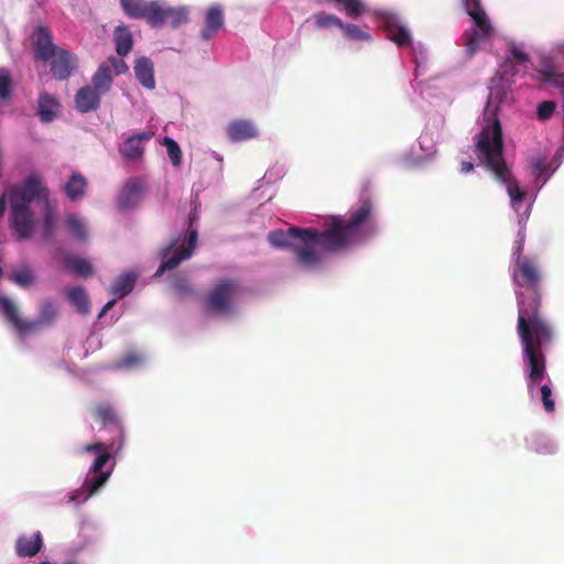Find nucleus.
<instances>
[{
  "label": "nucleus",
  "instance_id": "nucleus-1",
  "mask_svg": "<svg viewBox=\"0 0 564 564\" xmlns=\"http://www.w3.org/2000/svg\"><path fill=\"white\" fill-rule=\"evenodd\" d=\"M513 281L519 288L524 289L517 293V334L523 348L527 388L533 395L535 387L546 377L545 350L553 343L554 329L541 313L543 272L534 259L522 254V246L517 248Z\"/></svg>",
  "mask_w": 564,
  "mask_h": 564
},
{
  "label": "nucleus",
  "instance_id": "nucleus-2",
  "mask_svg": "<svg viewBox=\"0 0 564 564\" xmlns=\"http://www.w3.org/2000/svg\"><path fill=\"white\" fill-rule=\"evenodd\" d=\"M376 232L372 203L366 198L350 209L349 218L333 216L324 230L290 227L271 231L268 240L275 248L291 250L301 265L311 268L322 260L321 251H345Z\"/></svg>",
  "mask_w": 564,
  "mask_h": 564
},
{
  "label": "nucleus",
  "instance_id": "nucleus-3",
  "mask_svg": "<svg viewBox=\"0 0 564 564\" xmlns=\"http://www.w3.org/2000/svg\"><path fill=\"white\" fill-rule=\"evenodd\" d=\"M478 159L498 180L507 184V191L513 205L522 203L524 192L513 180L503 159V139L501 123L494 118L491 123L482 127L477 141Z\"/></svg>",
  "mask_w": 564,
  "mask_h": 564
},
{
  "label": "nucleus",
  "instance_id": "nucleus-4",
  "mask_svg": "<svg viewBox=\"0 0 564 564\" xmlns=\"http://www.w3.org/2000/svg\"><path fill=\"white\" fill-rule=\"evenodd\" d=\"M35 59L51 62V72L55 79H67L78 67L75 54L53 43L46 26H37L32 34Z\"/></svg>",
  "mask_w": 564,
  "mask_h": 564
},
{
  "label": "nucleus",
  "instance_id": "nucleus-5",
  "mask_svg": "<svg viewBox=\"0 0 564 564\" xmlns=\"http://www.w3.org/2000/svg\"><path fill=\"white\" fill-rule=\"evenodd\" d=\"M0 308L7 322L11 324L21 339L39 332L43 327L51 326L58 315L55 304L50 300H45L40 304L39 316L32 321L22 318L18 306L7 296L0 297Z\"/></svg>",
  "mask_w": 564,
  "mask_h": 564
},
{
  "label": "nucleus",
  "instance_id": "nucleus-6",
  "mask_svg": "<svg viewBox=\"0 0 564 564\" xmlns=\"http://www.w3.org/2000/svg\"><path fill=\"white\" fill-rule=\"evenodd\" d=\"M7 194L9 205L31 207V203L40 202L45 207L51 204L50 188L36 173H30L21 183L12 184L7 189Z\"/></svg>",
  "mask_w": 564,
  "mask_h": 564
},
{
  "label": "nucleus",
  "instance_id": "nucleus-7",
  "mask_svg": "<svg viewBox=\"0 0 564 564\" xmlns=\"http://www.w3.org/2000/svg\"><path fill=\"white\" fill-rule=\"evenodd\" d=\"M197 219L196 213H191L188 216V232L185 239V243L177 248L175 252L169 257L172 250L178 245V238L172 239L166 246H164L159 254L162 259V263L156 270L154 276H161L165 271L173 270L177 268L181 262L189 259L193 256L194 249L196 248L198 240V231L195 228H192L193 223Z\"/></svg>",
  "mask_w": 564,
  "mask_h": 564
},
{
  "label": "nucleus",
  "instance_id": "nucleus-8",
  "mask_svg": "<svg viewBox=\"0 0 564 564\" xmlns=\"http://www.w3.org/2000/svg\"><path fill=\"white\" fill-rule=\"evenodd\" d=\"M464 7L467 14L475 22L476 29L466 32V53L470 58L478 50L479 44L484 42L492 31L485 10L481 8L480 0H464Z\"/></svg>",
  "mask_w": 564,
  "mask_h": 564
},
{
  "label": "nucleus",
  "instance_id": "nucleus-9",
  "mask_svg": "<svg viewBox=\"0 0 564 564\" xmlns=\"http://www.w3.org/2000/svg\"><path fill=\"white\" fill-rule=\"evenodd\" d=\"M239 291V284L232 279L217 281L206 295L207 307L216 314L234 312V299Z\"/></svg>",
  "mask_w": 564,
  "mask_h": 564
},
{
  "label": "nucleus",
  "instance_id": "nucleus-10",
  "mask_svg": "<svg viewBox=\"0 0 564 564\" xmlns=\"http://www.w3.org/2000/svg\"><path fill=\"white\" fill-rule=\"evenodd\" d=\"M35 226L36 221L31 207L10 205V227L17 240L30 239L34 234Z\"/></svg>",
  "mask_w": 564,
  "mask_h": 564
},
{
  "label": "nucleus",
  "instance_id": "nucleus-11",
  "mask_svg": "<svg viewBox=\"0 0 564 564\" xmlns=\"http://www.w3.org/2000/svg\"><path fill=\"white\" fill-rule=\"evenodd\" d=\"M188 21V12L185 8H172L165 6L163 1L158 0L150 24L154 29H161L169 24L172 28H178Z\"/></svg>",
  "mask_w": 564,
  "mask_h": 564
},
{
  "label": "nucleus",
  "instance_id": "nucleus-12",
  "mask_svg": "<svg viewBox=\"0 0 564 564\" xmlns=\"http://www.w3.org/2000/svg\"><path fill=\"white\" fill-rule=\"evenodd\" d=\"M93 415L104 427L111 429L118 441V449L123 447L124 431L116 409L109 403H100L95 406Z\"/></svg>",
  "mask_w": 564,
  "mask_h": 564
},
{
  "label": "nucleus",
  "instance_id": "nucleus-13",
  "mask_svg": "<svg viewBox=\"0 0 564 564\" xmlns=\"http://www.w3.org/2000/svg\"><path fill=\"white\" fill-rule=\"evenodd\" d=\"M111 475V470L93 474L91 477H87L80 489H76L67 495V503H83L88 498L99 491L101 487L108 481Z\"/></svg>",
  "mask_w": 564,
  "mask_h": 564
},
{
  "label": "nucleus",
  "instance_id": "nucleus-14",
  "mask_svg": "<svg viewBox=\"0 0 564 564\" xmlns=\"http://www.w3.org/2000/svg\"><path fill=\"white\" fill-rule=\"evenodd\" d=\"M382 23L387 37L398 46H408L412 42L409 30L401 23L400 18L393 13H384Z\"/></svg>",
  "mask_w": 564,
  "mask_h": 564
},
{
  "label": "nucleus",
  "instance_id": "nucleus-15",
  "mask_svg": "<svg viewBox=\"0 0 564 564\" xmlns=\"http://www.w3.org/2000/svg\"><path fill=\"white\" fill-rule=\"evenodd\" d=\"M116 440H112L109 443L105 442H95L93 444H87L83 447L84 453H96L97 457L95 458L93 465L89 468V474H98L102 471L104 466L110 459V452L118 453V445L116 444Z\"/></svg>",
  "mask_w": 564,
  "mask_h": 564
},
{
  "label": "nucleus",
  "instance_id": "nucleus-16",
  "mask_svg": "<svg viewBox=\"0 0 564 564\" xmlns=\"http://www.w3.org/2000/svg\"><path fill=\"white\" fill-rule=\"evenodd\" d=\"M143 187V182L140 178H129L118 196V207L122 210L137 207L141 200Z\"/></svg>",
  "mask_w": 564,
  "mask_h": 564
},
{
  "label": "nucleus",
  "instance_id": "nucleus-17",
  "mask_svg": "<svg viewBox=\"0 0 564 564\" xmlns=\"http://www.w3.org/2000/svg\"><path fill=\"white\" fill-rule=\"evenodd\" d=\"M150 132H140L129 137L119 148L120 154L127 161L141 160L144 154L143 143L152 138Z\"/></svg>",
  "mask_w": 564,
  "mask_h": 564
},
{
  "label": "nucleus",
  "instance_id": "nucleus-18",
  "mask_svg": "<svg viewBox=\"0 0 564 564\" xmlns=\"http://www.w3.org/2000/svg\"><path fill=\"white\" fill-rule=\"evenodd\" d=\"M75 108L80 113L96 111L101 101V94L93 86H84L75 95Z\"/></svg>",
  "mask_w": 564,
  "mask_h": 564
},
{
  "label": "nucleus",
  "instance_id": "nucleus-19",
  "mask_svg": "<svg viewBox=\"0 0 564 564\" xmlns=\"http://www.w3.org/2000/svg\"><path fill=\"white\" fill-rule=\"evenodd\" d=\"M158 0H120L124 13L132 19H143L150 24Z\"/></svg>",
  "mask_w": 564,
  "mask_h": 564
},
{
  "label": "nucleus",
  "instance_id": "nucleus-20",
  "mask_svg": "<svg viewBox=\"0 0 564 564\" xmlns=\"http://www.w3.org/2000/svg\"><path fill=\"white\" fill-rule=\"evenodd\" d=\"M226 132L232 142L247 141L258 137V129L254 123L241 119L229 122Z\"/></svg>",
  "mask_w": 564,
  "mask_h": 564
},
{
  "label": "nucleus",
  "instance_id": "nucleus-21",
  "mask_svg": "<svg viewBox=\"0 0 564 564\" xmlns=\"http://www.w3.org/2000/svg\"><path fill=\"white\" fill-rule=\"evenodd\" d=\"M224 25V12L219 4L212 6L205 17V26L200 32L204 40L212 39Z\"/></svg>",
  "mask_w": 564,
  "mask_h": 564
},
{
  "label": "nucleus",
  "instance_id": "nucleus-22",
  "mask_svg": "<svg viewBox=\"0 0 564 564\" xmlns=\"http://www.w3.org/2000/svg\"><path fill=\"white\" fill-rule=\"evenodd\" d=\"M87 186V178L79 172H73L67 182L64 184L63 191L65 196L70 202H77L85 196Z\"/></svg>",
  "mask_w": 564,
  "mask_h": 564
},
{
  "label": "nucleus",
  "instance_id": "nucleus-23",
  "mask_svg": "<svg viewBox=\"0 0 564 564\" xmlns=\"http://www.w3.org/2000/svg\"><path fill=\"white\" fill-rule=\"evenodd\" d=\"M134 74L143 87L148 89L155 88L154 66L149 57L143 56L135 61Z\"/></svg>",
  "mask_w": 564,
  "mask_h": 564
},
{
  "label": "nucleus",
  "instance_id": "nucleus-24",
  "mask_svg": "<svg viewBox=\"0 0 564 564\" xmlns=\"http://www.w3.org/2000/svg\"><path fill=\"white\" fill-rule=\"evenodd\" d=\"M43 545L40 532L32 536H20L15 542V552L20 557H32L36 555Z\"/></svg>",
  "mask_w": 564,
  "mask_h": 564
},
{
  "label": "nucleus",
  "instance_id": "nucleus-25",
  "mask_svg": "<svg viewBox=\"0 0 564 564\" xmlns=\"http://www.w3.org/2000/svg\"><path fill=\"white\" fill-rule=\"evenodd\" d=\"M59 108L58 100L47 93H41L39 96L37 113L43 122H51L56 118Z\"/></svg>",
  "mask_w": 564,
  "mask_h": 564
},
{
  "label": "nucleus",
  "instance_id": "nucleus-26",
  "mask_svg": "<svg viewBox=\"0 0 564 564\" xmlns=\"http://www.w3.org/2000/svg\"><path fill=\"white\" fill-rule=\"evenodd\" d=\"M56 229V210L54 204H47L43 210L41 240L48 243L54 239Z\"/></svg>",
  "mask_w": 564,
  "mask_h": 564
},
{
  "label": "nucleus",
  "instance_id": "nucleus-27",
  "mask_svg": "<svg viewBox=\"0 0 564 564\" xmlns=\"http://www.w3.org/2000/svg\"><path fill=\"white\" fill-rule=\"evenodd\" d=\"M93 87L101 95L108 93L112 86L113 76L109 63H101L91 78Z\"/></svg>",
  "mask_w": 564,
  "mask_h": 564
},
{
  "label": "nucleus",
  "instance_id": "nucleus-28",
  "mask_svg": "<svg viewBox=\"0 0 564 564\" xmlns=\"http://www.w3.org/2000/svg\"><path fill=\"white\" fill-rule=\"evenodd\" d=\"M67 297L80 314H89L90 301L85 289L80 286L70 288L67 290Z\"/></svg>",
  "mask_w": 564,
  "mask_h": 564
},
{
  "label": "nucleus",
  "instance_id": "nucleus-29",
  "mask_svg": "<svg viewBox=\"0 0 564 564\" xmlns=\"http://www.w3.org/2000/svg\"><path fill=\"white\" fill-rule=\"evenodd\" d=\"M116 52L119 56H126L132 48V35L126 28H117L115 31Z\"/></svg>",
  "mask_w": 564,
  "mask_h": 564
},
{
  "label": "nucleus",
  "instance_id": "nucleus-30",
  "mask_svg": "<svg viewBox=\"0 0 564 564\" xmlns=\"http://www.w3.org/2000/svg\"><path fill=\"white\" fill-rule=\"evenodd\" d=\"M8 278L21 288H29L35 282L34 273L26 264H23L20 269L10 272Z\"/></svg>",
  "mask_w": 564,
  "mask_h": 564
},
{
  "label": "nucleus",
  "instance_id": "nucleus-31",
  "mask_svg": "<svg viewBox=\"0 0 564 564\" xmlns=\"http://www.w3.org/2000/svg\"><path fill=\"white\" fill-rule=\"evenodd\" d=\"M528 443L530 449L539 455H551L555 452L554 445L543 435H531L530 438H528Z\"/></svg>",
  "mask_w": 564,
  "mask_h": 564
},
{
  "label": "nucleus",
  "instance_id": "nucleus-32",
  "mask_svg": "<svg viewBox=\"0 0 564 564\" xmlns=\"http://www.w3.org/2000/svg\"><path fill=\"white\" fill-rule=\"evenodd\" d=\"M65 224L75 239H77L78 241L87 240L88 234L86 230V226L82 221V219H79L76 215H67L65 218Z\"/></svg>",
  "mask_w": 564,
  "mask_h": 564
},
{
  "label": "nucleus",
  "instance_id": "nucleus-33",
  "mask_svg": "<svg viewBox=\"0 0 564 564\" xmlns=\"http://www.w3.org/2000/svg\"><path fill=\"white\" fill-rule=\"evenodd\" d=\"M135 283V276L131 273H127L121 275L115 284L111 286V293L115 295H118L120 297L126 296L129 294Z\"/></svg>",
  "mask_w": 564,
  "mask_h": 564
},
{
  "label": "nucleus",
  "instance_id": "nucleus-34",
  "mask_svg": "<svg viewBox=\"0 0 564 564\" xmlns=\"http://www.w3.org/2000/svg\"><path fill=\"white\" fill-rule=\"evenodd\" d=\"M67 267L80 276H89L93 274V265L86 259L79 257H67L65 259Z\"/></svg>",
  "mask_w": 564,
  "mask_h": 564
},
{
  "label": "nucleus",
  "instance_id": "nucleus-35",
  "mask_svg": "<svg viewBox=\"0 0 564 564\" xmlns=\"http://www.w3.org/2000/svg\"><path fill=\"white\" fill-rule=\"evenodd\" d=\"M312 19L317 29L340 28V25H343V21L330 13L318 12L313 14Z\"/></svg>",
  "mask_w": 564,
  "mask_h": 564
},
{
  "label": "nucleus",
  "instance_id": "nucleus-36",
  "mask_svg": "<svg viewBox=\"0 0 564 564\" xmlns=\"http://www.w3.org/2000/svg\"><path fill=\"white\" fill-rule=\"evenodd\" d=\"M339 29H341L344 35L348 40L359 42L370 40V35L366 31H364L359 25L343 22V25H340Z\"/></svg>",
  "mask_w": 564,
  "mask_h": 564
},
{
  "label": "nucleus",
  "instance_id": "nucleus-37",
  "mask_svg": "<svg viewBox=\"0 0 564 564\" xmlns=\"http://www.w3.org/2000/svg\"><path fill=\"white\" fill-rule=\"evenodd\" d=\"M163 144L166 147L169 158L174 166H178L182 162V151L180 145L172 138L165 137Z\"/></svg>",
  "mask_w": 564,
  "mask_h": 564
},
{
  "label": "nucleus",
  "instance_id": "nucleus-38",
  "mask_svg": "<svg viewBox=\"0 0 564 564\" xmlns=\"http://www.w3.org/2000/svg\"><path fill=\"white\" fill-rule=\"evenodd\" d=\"M172 288L180 297L188 296L194 293L192 285L185 276H175L172 282Z\"/></svg>",
  "mask_w": 564,
  "mask_h": 564
},
{
  "label": "nucleus",
  "instance_id": "nucleus-39",
  "mask_svg": "<svg viewBox=\"0 0 564 564\" xmlns=\"http://www.w3.org/2000/svg\"><path fill=\"white\" fill-rule=\"evenodd\" d=\"M532 174L538 181H542V185L545 184L549 177V165L544 158H538L532 163Z\"/></svg>",
  "mask_w": 564,
  "mask_h": 564
},
{
  "label": "nucleus",
  "instance_id": "nucleus-40",
  "mask_svg": "<svg viewBox=\"0 0 564 564\" xmlns=\"http://www.w3.org/2000/svg\"><path fill=\"white\" fill-rule=\"evenodd\" d=\"M541 391V401L543 404V409L547 413H553L555 411V401L552 398V389L549 384H542L540 388Z\"/></svg>",
  "mask_w": 564,
  "mask_h": 564
},
{
  "label": "nucleus",
  "instance_id": "nucleus-41",
  "mask_svg": "<svg viewBox=\"0 0 564 564\" xmlns=\"http://www.w3.org/2000/svg\"><path fill=\"white\" fill-rule=\"evenodd\" d=\"M12 80L7 69H0V99H8L11 95Z\"/></svg>",
  "mask_w": 564,
  "mask_h": 564
},
{
  "label": "nucleus",
  "instance_id": "nucleus-42",
  "mask_svg": "<svg viewBox=\"0 0 564 564\" xmlns=\"http://www.w3.org/2000/svg\"><path fill=\"white\" fill-rule=\"evenodd\" d=\"M105 63H109V69L112 73V76H119L124 74L128 70V65L126 62L118 56H109Z\"/></svg>",
  "mask_w": 564,
  "mask_h": 564
},
{
  "label": "nucleus",
  "instance_id": "nucleus-43",
  "mask_svg": "<svg viewBox=\"0 0 564 564\" xmlns=\"http://www.w3.org/2000/svg\"><path fill=\"white\" fill-rule=\"evenodd\" d=\"M509 53L510 55L507 57V61L516 63L517 65H525L530 62L529 55L518 48L514 44L510 46Z\"/></svg>",
  "mask_w": 564,
  "mask_h": 564
},
{
  "label": "nucleus",
  "instance_id": "nucleus-44",
  "mask_svg": "<svg viewBox=\"0 0 564 564\" xmlns=\"http://www.w3.org/2000/svg\"><path fill=\"white\" fill-rule=\"evenodd\" d=\"M554 111L555 102L552 100H546L538 105L536 116L540 120L545 121L552 117Z\"/></svg>",
  "mask_w": 564,
  "mask_h": 564
},
{
  "label": "nucleus",
  "instance_id": "nucleus-45",
  "mask_svg": "<svg viewBox=\"0 0 564 564\" xmlns=\"http://www.w3.org/2000/svg\"><path fill=\"white\" fill-rule=\"evenodd\" d=\"M141 356L139 355H135V354H129L127 355L121 361H120V366L121 367H126V368H131V367H134L137 365H139L141 362Z\"/></svg>",
  "mask_w": 564,
  "mask_h": 564
},
{
  "label": "nucleus",
  "instance_id": "nucleus-46",
  "mask_svg": "<svg viewBox=\"0 0 564 564\" xmlns=\"http://www.w3.org/2000/svg\"><path fill=\"white\" fill-rule=\"evenodd\" d=\"M7 202H8V194L6 192L0 196V218H2L4 215V212L7 208Z\"/></svg>",
  "mask_w": 564,
  "mask_h": 564
},
{
  "label": "nucleus",
  "instance_id": "nucleus-47",
  "mask_svg": "<svg viewBox=\"0 0 564 564\" xmlns=\"http://www.w3.org/2000/svg\"><path fill=\"white\" fill-rule=\"evenodd\" d=\"M473 169H474V164H473V163H470V162H463V163L460 164V170H462L463 172H470Z\"/></svg>",
  "mask_w": 564,
  "mask_h": 564
},
{
  "label": "nucleus",
  "instance_id": "nucleus-48",
  "mask_svg": "<svg viewBox=\"0 0 564 564\" xmlns=\"http://www.w3.org/2000/svg\"><path fill=\"white\" fill-rule=\"evenodd\" d=\"M116 304V300L112 299L110 301H108L105 305H104V308L108 312L110 311Z\"/></svg>",
  "mask_w": 564,
  "mask_h": 564
},
{
  "label": "nucleus",
  "instance_id": "nucleus-49",
  "mask_svg": "<svg viewBox=\"0 0 564 564\" xmlns=\"http://www.w3.org/2000/svg\"><path fill=\"white\" fill-rule=\"evenodd\" d=\"M106 313H107V311L102 307L100 313H99V315H98V317L99 318L102 317Z\"/></svg>",
  "mask_w": 564,
  "mask_h": 564
},
{
  "label": "nucleus",
  "instance_id": "nucleus-50",
  "mask_svg": "<svg viewBox=\"0 0 564 564\" xmlns=\"http://www.w3.org/2000/svg\"><path fill=\"white\" fill-rule=\"evenodd\" d=\"M42 564H50V563H45V562H44V563H42Z\"/></svg>",
  "mask_w": 564,
  "mask_h": 564
},
{
  "label": "nucleus",
  "instance_id": "nucleus-51",
  "mask_svg": "<svg viewBox=\"0 0 564 564\" xmlns=\"http://www.w3.org/2000/svg\"><path fill=\"white\" fill-rule=\"evenodd\" d=\"M68 564H75V563L70 562V563H68Z\"/></svg>",
  "mask_w": 564,
  "mask_h": 564
}]
</instances>
